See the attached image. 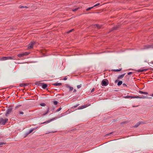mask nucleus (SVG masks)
I'll use <instances>...</instances> for the list:
<instances>
[{
	"label": "nucleus",
	"instance_id": "36",
	"mask_svg": "<svg viewBox=\"0 0 153 153\" xmlns=\"http://www.w3.org/2000/svg\"><path fill=\"white\" fill-rule=\"evenodd\" d=\"M94 91V88H93L92 89V90H91V93H92V92H93Z\"/></svg>",
	"mask_w": 153,
	"mask_h": 153
},
{
	"label": "nucleus",
	"instance_id": "27",
	"mask_svg": "<svg viewBox=\"0 0 153 153\" xmlns=\"http://www.w3.org/2000/svg\"><path fill=\"white\" fill-rule=\"evenodd\" d=\"M121 70V69L114 70V71L116 72L120 71Z\"/></svg>",
	"mask_w": 153,
	"mask_h": 153
},
{
	"label": "nucleus",
	"instance_id": "23",
	"mask_svg": "<svg viewBox=\"0 0 153 153\" xmlns=\"http://www.w3.org/2000/svg\"><path fill=\"white\" fill-rule=\"evenodd\" d=\"M140 97L139 96H132V97H131V98H139Z\"/></svg>",
	"mask_w": 153,
	"mask_h": 153
},
{
	"label": "nucleus",
	"instance_id": "46",
	"mask_svg": "<svg viewBox=\"0 0 153 153\" xmlns=\"http://www.w3.org/2000/svg\"><path fill=\"white\" fill-rule=\"evenodd\" d=\"M117 81H118V80H116L115 81V82H117Z\"/></svg>",
	"mask_w": 153,
	"mask_h": 153
},
{
	"label": "nucleus",
	"instance_id": "14",
	"mask_svg": "<svg viewBox=\"0 0 153 153\" xmlns=\"http://www.w3.org/2000/svg\"><path fill=\"white\" fill-rule=\"evenodd\" d=\"M54 119H54H51V120H49L46 121H45V122L43 123H49L51 122V121H53V120Z\"/></svg>",
	"mask_w": 153,
	"mask_h": 153
},
{
	"label": "nucleus",
	"instance_id": "43",
	"mask_svg": "<svg viewBox=\"0 0 153 153\" xmlns=\"http://www.w3.org/2000/svg\"><path fill=\"white\" fill-rule=\"evenodd\" d=\"M73 30V29H72V30H70V31L68 32V33H70V32H71V31H72Z\"/></svg>",
	"mask_w": 153,
	"mask_h": 153
},
{
	"label": "nucleus",
	"instance_id": "19",
	"mask_svg": "<svg viewBox=\"0 0 153 153\" xmlns=\"http://www.w3.org/2000/svg\"><path fill=\"white\" fill-rule=\"evenodd\" d=\"M123 82L122 81H119L117 83V85L118 86H120L122 84Z\"/></svg>",
	"mask_w": 153,
	"mask_h": 153
},
{
	"label": "nucleus",
	"instance_id": "48",
	"mask_svg": "<svg viewBox=\"0 0 153 153\" xmlns=\"http://www.w3.org/2000/svg\"><path fill=\"white\" fill-rule=\"evenodd\" d=\"M149 98L150 99H152V97H150Z\"/></svg>",
	"mask_w": 153,
	"mask_h": 153
},
{
	"label": "nucleus",
	"instance_id": "2",
	"mask_svg": "<svg viewBox=\"0 0 153 153\" xmlns=\"http://www.w3.org/2000/svg\"><path fill=\"white\" fill-rule=\"evenodd\" d=\"M13 106L12 105L9 106L8 109L6 110V112L5 113V115L7 116L8 115L12 112L13 109Z\"/></svg>",
	"mask_w": 153,
	"mask_h": 153
},
{
	"label": "nucleus",
	"instance_id": "32",
	"mask_svg": "<svg viewBox=\"0 0 153 153\" xmlns=\"http://www.w3.org/2000/svg\"><path fill=\"white\" fill-rule=\"evenodd\" d=\"M81 87V84L77 85V88H80Z\"/></svg>",
	"mask_w": 153,
	"mask_h": 153
},
{
	"label": "nucleus",
	"instance_id": "8",
	"mask_svg": "<svg viewBox=\"0 0 153 153\" xmlns=\"http://www.w3.org/2000/svg\"><path fill=\"white\" fill-rule=\"evenodd\" d=\"M145 123L143 122L139 121L134 126V127H137L138 126L140 125L144 124Z\"/></svg>",
	"mask_w": 153,
	"mask_h": 153
},
{
	"label": "nucleus",
	"instance_id": "13",
	"mask_svg": "<svg viewBox=\"0 0 153 153\" xmlns=\"http://www.w3.org/2000/svg\"><path fill=\"white\" fill-rule=\"evenodd\" d=\"M53 85L54 86H60L62 85V83H55L53 84Z\"/></svg>",
	"mask_w": 153,
	"mask_h": 153
},
{
	"label": "nucleus",
	"instance_id": "47",
	"mask_svg": "<svg viewBox=\"0 0 153 153\" xmlns=\"http://www.w3.org/2000/svg\"><path fill=\"white\" fill-rule=\"evenodd\" d=\"M151 96L153 97V94H152V95H151Z\"/></svg>",
	"mask_w": 153,
	"mask_h": 153
},
{
	"label": "nucleus",
	"instance_id": "24",
	"mask_svg": "<svg viewBox=\"0 0 153 153\" xmlns=\"http://www.w3.org/2000/svg\"><path fill=\"white\" fill-rule=\"evenodd\" d=\"M86 107V106H85L84 105L82 106H80L79 107V109H82L83 108H85Z\"/></svg>",
	"mask_w": 153,
	"mask_h": 153
},
{
	"label": "nucleus",
	"instance_id": "18",
	"mask_svg": "<svg viewBox=\"0 0 153 153\" xmlns=\"http://www.w3.org/2000/svg\"><path fill=\"white\" fill-rule=\"evenodd\" d=\"M139 92L140 93V94H148V93L147 92H143L142 91H140Z\"/></svg>",
	"mask_w": 153,
	"mask_h": 153
},
{
	"label": "nucleus",
	"instance_id": "29",
	"mask_svg": "<svg viewBox=\"0 0 153 153\" xmlns=\"http://www.w3.org/2000/svg\"><path fill=\"white\" fill-rule=\"evenodd\" d=\"M49 108H48V110H47V111L45 113H44L43 114V115H45V114H47L49 111Z\"/></svg>",
	"mask_w": 153,
	"mask_h": 153
},
{
	"label": "nucleus",
	"instance_id": "12",
	"mask_svg": "<svg viewBox=\"0 0 153 153\" xmlns=\"http://www.w3.org/2000/svg\"><path fill=\"white\" fill-rule=\"evenodd\" d=\"M28 8V7L27 6H20V9H23L24 8L25 10H26Z\"/></svg>",
	"mask_w": 153,
	"mask_h": 153
},
{
	"label": "nucleus",
	"instance_id": "11",
	"mask_svg": "<svg viewBox=\"0 0 153 153\" xmlns=\"http://www.w3.org/2000/svg\"><path fill=\"white\" fill-rule=\"evenodd\" d=\"M96 27H97L98 29H100L102 28V25H100L98 24H96L95 25Z\"/></svg>",
	"mask_w": 153,
	"mask_h": 153
},
{
	"label": "nucleus",
	"instance_id": "38",
	"mask_svg": "<svg viewBox=\"0 0 153 153\" xmlns=\"http://www.w3.org/2000/svg\"><path fill=\"white\" fill-rule=\"evenodd\" d=\"M117 27H114V28H113L112 30H114L116 29H117Z\"/></svg>",
	"mask_w": 153,
	"mask_h": 153
},
{
	"label": "nucleus",
	"instance_id": "33",
	"mask_svg": "<svg viewBox=\"0 0 153 153\" xmlns=\"http://www.w3.org/2000/svg\"><path fill=\"white\" fill-rule=\"evenodd\" d=\"M61 109V108H59L56 110L57 112L59 111Z\"/></svg>",
	"mask_w": 153,
	"mask_h": 153
},
{
	"label": "nucleus",
	"instance_id": "44",
	"mask_svg": "<svg viewBox=\"0 0 153 153\" xmlns=\"http://www.w3.org/2000/svg\"><path fill=\"white\" fill-rule=\"evenodd\" d=\"M67 78H66V77H65V78H64V80H67Z\"/></svg>",
	"mask_w": 153,
	"mask_h": 153
},
{
	"label": "nucleus",
	"instance_id": "9",
	"mask_svg": "<svg viewBox=\"0 0 153 153\" xmlns=\"http://www.w3.org/2000/svg\"><path fill=\"white\" fill-rule=\"evenodd\" d=\"M147 70V69H145L143 70H137V71L138 72H143L146 71Z\"/></svg>",
	"mask_w": 153,
	"mask_h": 153
},
{
	"label": "nucleus",
	"instance_id": "31",
	"mask_svg": "<svg viewBox=\"0 0 153 153\" xmlns=\"http://www.w3.org/2000/svg\"><path fill=\"white\" fill-rule=\"evenodd\" d=\"M53 103L55 105H56L58 103V102L57 101H54L53 102Z\"/></svg>",
	"mask_w": 153,
	"mask_h": 153
},
{
	"label": "nucleus",
	"instance_id": "45",
	"mask_svg": "<svg viewBox=\"0 0 153 153\" xmlns=\"http://www.w3.org/2000/svg\"><path fill=\"white\" fill-rule=\"evenodd\" d=\"M76 90L74 89V92H76Z\"/></svg>",
	"mask_w": 153,
	"mask_h": 153
},
{
	"label": "nucleus",
	"instance_id": "25",
	"mask_svg": "<svg viewBox=\"0 0 153 153\" xmlns=\"http://www.w3.org/2000/svg\"><path fill=\"white\" fill-rule=\"evenodd\" d=\"M93 8V7H89V8H88L87 9H86V10L87 11H88L90 10L91 9H92Z\"/></svg>",
	"mask_w": 153,
	"mask_h": 153
},
{
	"label": "nucleus",
	"instance_id": "39",
	"mask_svg": "<svg viewBox=\"0 0 153 153\" xmlns=\"http://www.w3.org/2000/svg\"><path fill=\"white\" fill-rule=\"evenodd\" d=\"M152 45H149L148 46V47L147 48H151V47H152V48H153V47H152Z\"/></svg>",
	"mask_w": 153,
	"mask_h": 153
},
{
	"label": "nucleus",
	"instance_id": "22",
	"mask_svg": "<svg viewBox=\"0 0 153 153\" xmlns=\"http://www.w3.org/2000/svg\"><path fill=\"white\" fill-rule=\"evenodd\" d=\"M33 130H34V129H30L28 133H27V134L31 133Z\"/></svg>",
	"mask_w": 153,
	"mask_h": 153
},
{
	"label": "nucleus",
	"instance_id": "6",
	"mask_svg": "<svg viewBox=\"0 0 153 153\" xmlns=\"http://www.w3.org/2000/svg\"><path fill=\"white\" fill-rule=\"evenodd\" d=\"M108 80L107 79H103L102 81V86H106L108 85Z\"/></svg>",
	"mask_w": 153,
	"mask_h": 153
},
{
	"label": "nucleus",
	"instance_id": "42",
	"mask_svg": "<svg viewBox=\"0 0 153 153\" xmlns=\"http://www.w3.org/2000/svg\"><path fill=\"white\" fill-rule=\"evenodd\" d=\"M37 127H35L34 128H33V129H34V130H36L37 128Z\"/></svg>",
	"mask_w": 153,
	"mask_h": 153
},
{
	"label": "nucleus",
	"instance_id": "5",
	"mask_svg": "<svg viewBox=\"0 0 153 153\" xmlns=\"http://www.w3.org/2000/svg\"><path fill=\"white\" fill-rule=\"evenodd\" d=\"M36 44L35 42L33 41L28 44V48L29 49H32Z\"/></svg>",
	"mask_w": 153,
	"mask_h": 153
},
{
	"label": "nucleus",
	"instance_id": "35",
	"mask_svg": "<svg viewBox=\"0 0 153 153\" xmlns=\"http://www.w3.org/2000/svg\"><path fill=\"white\" fill-rule=\"evenodd\" d=\"M5 144V143H4L3 142H0V146H1L3 145V144Z\"/></svg>",
	"mask_w": 153,
	"mask_h": 153
},
{
	"label": "nucleus",
	"instance_id": "40",
	"mask_svg": "<svg viewBox=\"0 0 153 153\" xmlns=\"http://www.w3.org/2000/svg\"><path fill=\"white\" fill-rule=\"evenodd\" d=\"M23 112H20V114H23Z\"/></svg>",
	"mask_w": 153,
	"mask_h": 153
},
{
	"label": "nucleus",
	"instance_id": "21",
	"mask_svg": "<svg viewBox=\"0 0 153 153\" xmlns=\"http://www.w3.org/2000/svg\"><path fill=\"white\" fill-rule=\"evenodd\" d=\"M68 88H69V91H71L73 90V88L72 87L70 86H68Z\"/></svg>",
	"mask_w": 153,
	"mask_h": 153
},
{
	"label": "nucleus",
	"instance_id": "15",
	"mask_svg": "<svg viewBox=\"0 0 153 153\" xmlns=\"http://www.w3.org/2000/svg\"><path fill=\"white\" fill-rule=\"evenodd\" d=\"M47 87V85L46 84H44L42 85V88L43 89H45Z\"/></svg>",
	"mask_w": 153,
	"mask_h": 153
},
{
	"label": "nucleus",
	"instance_id": "34",
	"mask_svg": "<svg viewBox=\"0 0 153 153\" xmlns=\"http://www.w3.org/2000/svg\"><path fill=\"white\" fill-rule=\"evenodd\" d=\"M79 8H76L74 9V10H73V11H74V12H75Z\"/></svg>",
	"mask_w": 153,
	"mask_h": 153
},
{
	"label": "nucleus",
	"instance_id": "28",
	"mask_svg": "<svg viewBox=\"0 0 153 153\" xmlns=\"http://www.w3.org/2000/svg\"><path fill=\"white\" fill-rule=\"evenodd\" d=\"M41 106H45V104L44 103H42L40 104Z\"/></svg>",
	"mask_w": 153,
	"mask_h": 153
},
{
	"label": "nucleus",
	"instance_id": "7",
	"mask_svg": "<svg viewBox=\"0 0 153 153\" xmlns=\"http://www.w3.org/2000/svg\"><path fill=\"white\" fill-rule=\"evenodd\" d=\"M29 53L27 52H22L20 53V57L25 56L28 55Z\"/></svg>",
	"mask_w": 153,
	"mask_h": 153
},
{
	"label": "nucleus",
	"instance_id": "26",
	"mask_svg": "<svg viewBox=\"0 0 153 153\" xmlns=\"http://www.w3.org/2000/svg\"><path fill=\"white\" fill-rule=\"evenodd\" d=\"M131 97H132V96H126L125 97L126 98H131Z\"/></svg>",
	"mask_w": 153,
	"mask_h": 153
},
{
	"label": "nucleus",
	"instance_id": "4",
	"mask_svg": "<svg viewBox=\"0 0 153 153\" xmlns=\"http://www.w3.org/2000/svg\"><path fill=\"white\" fill-rule=\"evenodd\" d=\"M19 54L12 56H8V59H19Z\"/></svg>",
	"mask_w": 153,
	"mask_h": 153
},
{
	"label": "nucleus",
	"instance_id": "37",
	"mask_svg": "<svg viewBox=\"0 0 153 153\" xmlns=\"http://www.w3.org/2000/svg\"><path fill=\"white\" fill-rule=\"evenodd\" d=\"M132 74V72H128V75H131V74Z\"/></svg>",
	"mask_w": 153,
	"mask_h": 153
},
{
	"label": "nucleus",
	"instance_id": "10",
	"mask_svg": "<svg viewBox=\"0 0 153 153\" xmlns=\"http://www.w3.org/2000/svg\"><path fill=\"white\" fill-rule=\"evenodd\" d=\"M8 59V56L7 57H3L1 58V60H5Z\"/></svg>",
	"mask_w": 153,
	"mask_h": 153
},
{
	"label": "nucleus",
	"instance_id": "20",
	"mask_svg": "<svg viewBox=\"0 0 153 153\" xmlns=\"http://www.w3.org/2000/svg\"><path fill=\"white\" fill-rule=\"evenodd\" d=\"M148 97L146 96H143V97H140L139 98L140 99H145V98H148Z\"/></svg>",
	"mask_w": 153,
	"mask_h": 153
},
{
	"label": "nucleus",
	"instance_id": "16",
	"mask_svg": "<svg viewBox=\"0 0 153 153\" xmlns=\"http://www.w3.org/2000/svg\"><path fill=\"white\" fill-rule=\"evenodd\" d=\"M125 74H123L122 75H120L118 77V79H121V78H123L124 77V76L125 75Z\"/></svg>",
	"mask_w": 153,
	"mask_h": 153
},
{
	"label": "nucleus",
	"instance_id": "41",
	"mask_svg": "<svg viewBox=\"0 0 153 153\" xmlns=\"http://www.w3.org/2000/svg\"><path fill=\"white\" fill-rule=\"evenodd\" d=\"M123 85L124 86H127V85L125 83H123Z\"/></svg>",
	"mask_w": 153,
	"mask_h": 153
},
{
	"label": "nucleus",
	"instance_id": "1",
	"mask_svg": "<svg viewBox=\"0 0 153 153\" xmlns=\"http://www.w3.org/2000/svg\"><path fill=\"white\" fill-rule=\"evenodd\" d=\"M13 115L18 117L19 114V105H17L14 108H13Z\"/></svg>",
	"mask_w": 153,
	"mask_h": 153
},
{
	"label": "nucleus",
	"instance_id": "3",
	"mask_svg": "<svg viewBox=\"0 0 153 153\" xmlns=\"http://www.w3.org/2000/svg\"><path fill=\"white\" fill-rule=\"evenodd\" d=\"M8 120V119L7 118H5L4 119L2 118H0V125H4Z\"/></svg>",
	"mask_w": 153,
	"mask_h": 153
},
{
	"label": "nucleus",
	"instance_id": "30",
	"mask_svg": "<svg viewBox=\"0 0 153 153\" xmlns=\"http://www.w3.org/2000/svg\"><path fill=\"white\" fill-rule=\"evenodd\" d=\"M100 4V3H97V4H96L95 5H94L93 7H96L98 5H99Z\"/></svg>",
	"mask_w": 153,
	"mask_h": 153
},
{
	"label": "nucleus",
	"instance_id": "17",
	"mask_svg": "<svg viewBox=\"0 0 153 153\" xmlns=\"http://www.w3.org/2000/svg\"><path fill=\"white\" fill-rule=\"evenodd\" d=\"M26 84L25 83H20V87H24L26 86Z\"/></svg>",
	"mask_w": 153,
	"mask_h": 153
}]
</instances>
